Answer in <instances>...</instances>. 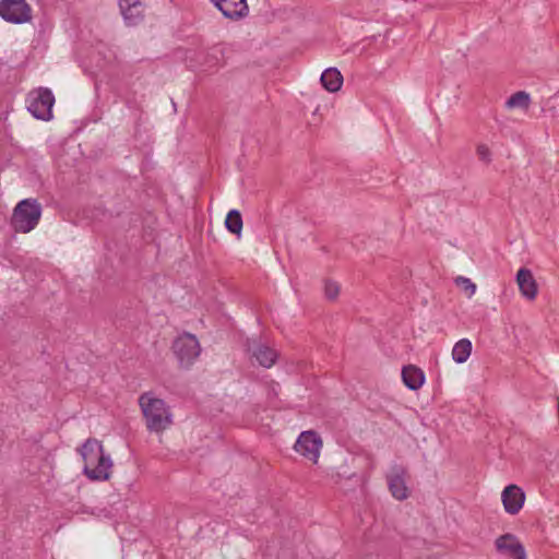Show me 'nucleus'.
Returning a JSON list of instances; mask_svg holds the SVG:
<instances>
[{
	"mask_svg": "<svg viewBox=\"0 0 559 559\" xmlns=\"http://www.w3.org/2000/svg\"><path fill=\"white\" fill-rule=\"evenodd\" d=\"M79 452L84 462L83 473L88 479L104 481L110 478L112 461L105 453L100 441L88 438Z\"/></svg>",
	"mask_w": 559,
	"mask_h": 559,
	"instance_id": "obj_1",
	"label": "nucleus"
},
{
	"mask_svg": "<svg viewBox=\"0 0 559 559\" xmlns=\"http://www.w3.org/2000/svg\"><path fill=\"white\" fill-rule=\"evenodd\" d=\"M139 405L150 431L160 432L173 424V415L164 400L144 392L139 396Z\"/></svg>",
	"mask_w": 559,
	"mask_h": 559,
	"instance_id": "obj_2",
	"label": "nucleus"
},
{
	"mask_svg": "<svg viewBox=\"0 0 559 559\" xmlns=\"http://www.w3.org/2000/svg\"><path fill=\"white\" fill-rule=\"evenodd\" d=\"M41 217V205L36 199H24L13 210L11 225L16 233L33 230Z\"/></svg>",
	"mask_w": 559,
	"mask_h": 559,
	"instance_id": "obj_3",
	"label": "nucleus"
},
{
	"mask_svg": "<svg viewBox=\"0 0 559 559\" xmlns=\"http://www.w3.org/2000/svg\"><path fill=\"white\" fill-rule=\"evenodd\" d=\"M171 349L181 368H190L201 354V345L195 335L183 333L173 343Z\"/></svg>",
	"mask_w": 559,
	"mask_h": 559,
	"instance_id": "obj_4",
	"label": "nucleus"
},
{
	"mask_svg": "<svg viewBox=\"0 0 559 559\" xmlns=\"http://www.w3.org/2000/svg\"><path fill=\"white\" fill-rule=\"evenodd\" d=\"M55 97L47 87H39L32 91L27 96V109L37 119L50 120L52 117V106Z\"/></svg>",
	"mask_w": 559,
	"mask_h": 559,
	"instance_id": "obj_5",
	"label": "nucleus"
},
{
	"mask_svg": "<svg viewBox=\"0 0 559 559\" xmlns=\"http://www.w3.org/2000/svg\"><path fill=\"white\" fill-rule=\"evenodd\" d=\"M323 448L321 436L313 431H302L294 445L295 451L312 464H318Z\"/></svg>",
	"mask_w": 559,
	"mask_h": 559,
	"instance_id": "obj_6",
	"label": "nucleus"
},
{
	"mask_svg": "<svg viewBox=\"0 0 559 559\" xmlns=\"http://www.w3.org/2000/svg\"><path fill=\"white\" fill-rule=\"evenodd\" d=\"M0 16L12 24H23L32 20V9L26 0H0Z\"/></svg>",
	"mask_w": 559,
	"mask_h": 559,
	"instance_id": "obj_7",
	"label": "nucleus"
},
{
	"mask_svg": "<svg viewBox=\"0 0 559 559\" xmlns=\"http://www.w3.org/2000/svg\"><path fill=\"white\" fill-rule=\"evenodd\" d=\"M497 552L508 559H526V550L518 536L506 533L495 539Z\"/></svg>",
	"mask_w": 559,
	"mask_h": 559,
	"instance_id": "obj_8",
	"label": "nucleus"
},
{
	"mask_svg": "<svg viewBox=\"0 0 559 559\" xmlns=\"http://www.w3.org/2000/svg\"><path fill=\"white\" fill-rule=\"evenodd\" d=\"M525 492L518 485H508L501 492V501L504 511L510 515L518 514L525 503Z\"/></svg>",
	"mask_w": 559,
	"mask_h": 559,
	"instance_id": "obj_9",
	"label": "nucleus"
},
{
	"mask_svg": "<svg viewBox=\"0 0 559 559\" xmlns=\"http://www.w3.org/2000/svg\"><path fill=\"white\" fill-rule=\"evenodd\" d=\"M406 477L407 473L405 468L401 466L392 467L388 474L389 490L396 500H405L409 496Z\"/></svg>",
	"mask_w": 559,
	"mask_h": 559,
	"instance_id": "obj_10",
	"label": "nucleus"
},
{
	"mask_svg": "<svg viewBox=\"0 0 559 559\" xmlns=\"http://www.w3.org/2000/svg\"><path fill=\"white\" fill-rule=\"evenodd\" d=\"M224 17L231 21H239L249 14L247 0H211Z\"/></svg>",
	"mask_w": 559,
	"mask_h": 559,
	"instance_id": "obj_11",
	"label": "nucleus"
},
{
	"mask_svg": "<svg viewBox=\"0 0 559 559\" xmlns=\"http://www.w3.org/2000/svg\"><path fill=\"white\" fill-rule=\"evenodd\" d=\"M248 352L250 353L251 359H254L264 368L272 367L277 358V354L273 348L255 341L249 343Z\"/></svg>",
	"mask_w": 559,
	"mask_h": 559,
	"instance_id": "obj_12",
	"label": "nucleus"
},
{
	"mask_svg": "<svg viewBox=\"0 0 559 559\" xmlns=\"http://www.w3.org/2000/svg\"><path fill=\"white\" fill-rule=\"evenodd\" d=\"M120 13L127 25H138L144 17L143 4L140 0H119Z\"/></svg>",
	"mask_w": 559,
	"mask_h": 559,
	"instance_id": "obj_13",
	"label": "nucleus"
},
{
	"mask_svg": "<svg viewBox=\"0 0 559 559\" xmlns=\"http://www.w3.org/2000/svg\"><path fill=\"white\" fill-rule=\"evenodd\" d=\"M516 284L521 295L527 300H534L537 297L538 286L528 269L522 267L518 271Z\"/></svg>",
	"mask_w": 559,
	"mask_h": 559,
	"instance_id": "obj_14",
	"label": "nucleus"
},
{
	"mask_svg": "<svg viewBox=\"0 0 559 559\" xmlns=\"http://www.w3.org/2000/svg\"><path fill=\"white\" fill-rule=\"evenodd\" d=\"M425 379L426 378L424 371L414 365L405 366L402 369L403 383L409 390L416 391L420 389L425 383Z\"/></svg>",
	"mask_w": 559,
	"mask_h": 559,
	"instance_id": "obj_15",
	"label": "nucleus"
},
{
	"mask_svg": "<svg viewBox=\"0 0 559 559\" xmlns=\"http://www.w3.org/2000/svg\"><path fill=\"white\" fill-rule=\"evenodd\" d=\"M320 81L328 92L334 93L341 90L343 75L336 68H329L322 72Z\"/></svg>",
	"mask_w": 559,
	"mask_h": 559,
	"instance_id": "obj_16",
	"label": "nucleus"
},
{
	"mask_svg": "<svg viewBox=\"0 0 559 559\" xmlns=\"http://www.w3.org/2000/svg\"><path fill=\"white\" fill-rule=\"evenodd\" d=\"M473 345L468 338L457 341L452 348V358L457 364L467 361L472 354Z\"/></svg>",
	"mask_w": 559,
	"mask_h": 559,
	"instance_id": "obj_17",
	"label": "nucleus"
},
{
	"mask_svg": "<svg viewBox=\"0 0 559 559\" xmlns=\"http://www.w3.org/2000/svg\"><path fill=\"white\" fill-rule=\"evenodd\" d=\"M531 104L530 94L523 91L512 94L506 102L508 109L527 110Z\"/></svg>",
	"mask_w": 559,
	"mask_h": 559,
	"instance_id": "obj_18",
	"label": "nucleus"
},
{
	"mask_svg": "<svg viewBox=\"0 0 559 559\" xmlns=\"http://www.w3.org/2000/svg\"><path fill=\"white\" fill-rule=\"evenodd\" d=\"M225 226L231 234L239 235L242 230V217L238 210H230L225 219Z\"/></svg>",
	"mask_w": 559,
	"mask_h": 559,
	"instance_id": "obj_19",
	"label": "nucleus"
},
{
	"mask_svg": "<svg viewBox=\"0 0 559 559\" xmlns=\"http://www.w3.org/2000/svg\"><path fill=\"white\" fill-rule=\"evenodd\" d=\"M324 296L330 301H335L341 294V285L332 280H325L323 285Z\"/></svg>",
	"mask_w": 559,
	"mask_h": 559,
	"instance_id": "obj_20",
	"label": "nucleus"
},
{
	"mask_svg": "<svg viewBox=\"0 0 559 559\" xmlns=\"http://www.w3.org/2000/svg\"><path fill=\"white\" fill-rule=\"evenodd\" d=\"M455 284L466 293L468 298H472L477 290L476 284L464 276L456 277Z\"/></svg>",
	"mask_w": 559,
	"mask_h": 559,
	"instance_id": "obj_21",
	"label": "nucleus"
},
{
	"mask_svg": "<svg viewBox=\"0 0 559 559\" xmlns=\"http://www.w3.org/2000/svg\"><path fill=\"white\" fill-rule=\"evenodd\" d=\"M476 154L478 158L484 163H490L491 160V151L486 144H478L476 147Z\"/></svg>",
	"mask_w": 559,
	"mask_h": 559,
	"instance_id": "obj_22",
	"label": "nucleus"
},
{
	"mask_svg": "<svg viewBox=\"0 0 559 559\" xmlns=\"http://www.w3.org/2000/svg\"><path fill=\"white\" fill-rule=\"evenodd\" d=\"M285 14H286V16H285V21H287V20H288L289 12L285 11Z\"/></svg>",
	"mask_w": 559,
	"mask_h": 559,
	"instance_id": "obj_23",
	"label": "nucleus"
}]
</instances>
